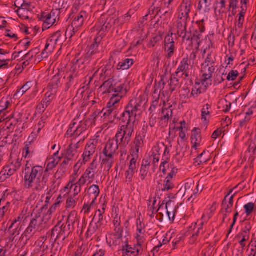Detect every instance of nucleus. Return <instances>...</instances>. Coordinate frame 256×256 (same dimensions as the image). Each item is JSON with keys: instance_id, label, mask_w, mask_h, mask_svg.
Segmentation results:
<instances>
[{"instance_id": "obj_1", "label": "nucleus", "mask_w": 256, "mask_h": 256, "mask_svg": "<svg viewBox=\"0 0 256 256\" xmlns=\"http://www.w3.org/2000/svg\"><path fill=\"white\" fill-rule=\"evenodd\" d=\"M145 100L140 96L132 100L122 114V122L114 138L120 144V148H126L130 142L134 130L136 117L140 116L146 104Z\"/></svg>"}, {"instance_id": "obj_2", "label": "nucleus", "mask_w": 256, "mask_h": 256, "mask_svg": "<svg viewBox=\"0 0 256 256\" xmlns=\"http://www.w3.org/2000/svg\"><path fill=\"white\" fill-rule=\"evenodd\" d=\"M46 171L42 166L36 165L32 166L30 162L27 160L23 171L24 187L38 192L48 189V175Z\"/></svg>"}, {"instance_id": "obj_3", "label": "nucleus", "mask_w": 256, "mask_h": 256, "mask_svg": "<svg viewBox=\"0 0 256 256\" xmlns=\"http://www.w3.org/2000/svg\"><path fill=\"white\" fill-rule=\"evenodd\" d=\"M101 88L104 90V92H114L109 101V104L112 106L116 103H118L127 92L124 84H117L116 80L113 78L105 81L101 86Z\"/></svg>"}, {"instance_id": "obj_4", "label": "nucleus", "mask_w": 256, "mask_h": 256, "mask_svg": "<svg viewBox=\"0 0 256 256\" xmlns=\"http://www.w3.org/2000/svg\"><path fill=\"white\" fill-rule=\"evenodd\" d=\"M43 220L40 216H36L31 219L28 227L20 238V245L24 246L30 238L32 237L39 229V225Z\"/></svg>"}, {"instance_id": "obj_5", "label": "nucleus", "mask_w": 256, "mask_h": 256, "mask_svg": "<svg viewBox=\"0 0 256 256\" xmlns=\"http://www.w3.org/2000/svg\"><path fill=\"white\" fill-rule=\"evenodd\" d=\"M189 22L177 19L173 24L172 31L174 34L182 38L184 42L192 41V34L187 30V26Z\"/></svg>"}, {"instance_id": "obj_6", "label": "nucleus", "mask_w": 256, "mask_h": 256, "mask_svg": "<svg viewBox=\"0 0 256 256\" xmlns=\"http://www.w3.org/2000/svg\"><path fill=\"white\" fill-rule=\"evenodd\" d=\"M88 17V14L86 11H81L76 15L71 25L67 28L66 34L70 38L72 36L83 26Z\"/></svg>"}, {"instance_id": "obj_7", "label": "nucleus", "mask_w": 256, "mask_h": 256, "mask_svg": "<svg viewBox=\"0 0 256 256\" xmlns=\"http://www.w3.org/2000/svg\"><path fill=\"white\" fill-rule=\"evenodd\" d=\"M63 42V38L61 32L58 30L54 33L46 40L45 48L42 52V58H44L48 56V54L52 53L56 44H61Z\"/></svg>"}, {"instance_id": "obj_8", "label": "nucleus", "mask_w": 256, "mask_h": 256, "mask_svg": "<svg viewBox=\"0 0 256 256\" xmlns=\"http://www.w3.org/2000/svg\"><path fill=\"white\" fill-rule=\"evenodd\" d=\"M96 40L97 39H96L95 42L90 45L84 60L74 59V61L76 62V66H78V67H80V64L86 66L90 64L91 59L98 58L100 56L98 50L99 44Z\"/></svg>"}, {"instance_id": "obj_9", "label": "nucleus", "mask_w": 256, "mask_h": 256, "mask_svg": "<svg viewBox=\"0 0 256 256\" xmlns=\"http://www.w3.org/2000/svg\"><path fill=\"white\" fill-rule=\"evenodd\" d=\"M192 66H190V60L188 58H184L180 62L175 74L177 77H181L184 80H189L192 74Z\"/></svg>"}, {"instance_id": "obj_10", "label": "nucleus", "mask_w": 256, "mask_h": 256, "mask_svg": "<svg viewBox=\"0 0 256 256\" xmlns=\"http://www.w3.org/2000/svg\"><path fill=\"white\" fill-rule=\"evenodd\" d=\"M60 14V10L58 9L52 10L50 13H42L40 20L43 22L42 30L48 29L54 24L59 20Z\"/></svg>"}, {"instance_id": "obj_11", "label": "nucleus", "mask_w": 256, "mask_h": 256, "mask_svg": "<svg viewBox=\"0 0 256 256\" xmlns=\"http://www.w3.org/2000/svg\"><path fill=\"white\" fill-rule=\"evenodd\" d=\"M70 230L67 226H64V223L59 221L56 226L52 230L51 238L56 242L58 240H62L64 241L70 233Z\"/></svg>"}, {"instance_id": "obj_12", "label": "nucleus", "mask_w": 256, "mask_h": 256, "mask_svg": "<svg viewBox=\"0 0 256 256\" xmlns=\"http://www.w3.org/2000/svg\"><path fill=\"white\" fill-rule=\"evenodd\" d=\"M148 126L144 125L136 134V138L133 142L134 146L131 150L130 154L138 156L140 150L144 145V140L148 131Z\"/></svg>"}, {"instance_id": "obj_13", "label": "nucleus", "mask_w": 256, "mask_h": 256, "mask_svg": "<svg viewBox=\"0 0 256 256\" xmlns=\"http://www.w3.org/2000/svg\"><path fill=\"white\" fill-rule=\"evenodd\" d=\"M215 70L214 66L202 65L201 73L200 77L202 86L208 88L212 84V76Z\"/></svg>"}, {"instance_id": "obj_14", "label": "nucleus", "mask_w": 256, "mask_h": 256, "mask_svg": "<svg viewBox=\"0 0 256 256\" xmlns=\"http://www.w3.org/2000/svg\"><path fill=\"white\" fill-rule=\"evenodd\" d=\"M192 0H182L177 13V19L190 22V13L192 8Z\"/></svg>"}, {"instance_id": "obj_15", "label": "nucleus", "mask_w": 256, "mask_h": 256, "mask_svg": "<svg viewBox=\"0 0 256 256\" xmlns=\"http://www.w3.org/2000/svg\"><path fill=\"white\" fill-rule=\"evenodd\" d=\"M21 218L18 217L16 219L13 220L8 228V231L10 232L9 240L12 242H14L16 238L19 236L22 228V226L20 222Z\"/></svg>"}, {"instance_id": "obj_16", "label": "nucleus", "mask_w": 256, "mask_h": 256, "mask_svg": "<svg viewBox=\"0 0 256 256\" xmlns=\"http://www.w3.org/2000/svg\"><path fill=\"white\" fill-rule=\"evenodd\" d=\"M119 147L120 148V144L114 138L110 139L106 144L102 154L104 156L110 155L114 156L115 155L118 154L117 152Z\"/></svg>"}, {"instance_id": "obj_17", "label": "nucleus", "mask_w": 256, "mask_h": 256, "mask_svg": "<svg viewBox=\"0 0 256 256\" xmlns=\"http://www.w3.org/2000/svg\"><path fill=\"white\" fill-rule=\"evenodd\" d=\"M172 34L173 33L168 34L164 40V48L166 53V57L168 59H170L172 56L175 50L174 42L172 36Z\"/></svg>"}, {"instance_id": "obj_18", "label": "nucleus", "mask_w": 256, "mask_h": 256, "mask_svg": "<svg viewBox=\"0 0 256 256\" xmlns=\"http://www.w3.org/2000/svg\"><path fill=\"white\" fill-rule=\"evenodd\" d=\"M88 120L81 121L75 130V136L80 138L78 142H79L82 140L84 141L88 135L87 132L88 128Z\"/></svg>"}, {"instance_id": "obj_19", "label": "nucleus", "mask_w": 256, "mask_h": 256, "mask_svg": "<svg viewBox=\"0 0 256 256\" xmlns=\"http://www.w3.org/2000/svg\"><path fill=\"white\" fill-rule=\"evenodd\" d=\"M76 62L74 61L73 66L70 69V72L68 73V76L66 82L65 84L64 90L67 92L69 88L74 84V79L78 76V72L76 70Z\"/></svg>"}, {"instance_id": "obj_20", "label": "nucleus", "mask_w": 256, "mask_h": 256, "mask_svg": "<svg viewBox=\"0 0 256 256\" xmlns=\"http://www.w3.org/2000/svg\"><path fill=\"white\" fill-rule=\"evenodd\" d=\"M79 142H77L75 144H70L68 147L64 150L62 153V156L68 157L70 160H74L78 153V149L79 147Z\"/></svg>"}, {"instance_id": "obj_21", "label": "nucleus", "mask_w": 256, "mask_h": 256, "mask_svg": "<svg viewBox=\"0 0 256 256\" xmlns=\"http://www.w3.org/2000/svg\"><path fill=\"white\" fill-rule=\"evenodd\" d=\"M96 146L94 142L86 144L82 154L84 164H86L90 160L91 156H93L96 152Z\"/></svg>"}, {"instance_id": "obj_22", "label": "nucleus", "mask_w": 256, "mask_h": 256, "mask_svg": "<svg viewBox=\"0 0 256 256\" xmlns=\"http://www.w3.org/2000/svg\"><path fill=\"white\" fill-rule=\"evenodd\" d=\"M97 166L98 164L96 159L94 160L84 172L85 176L88 177V179H90L92 181L94 178L95 175L97 172Z\"/></svg>"}, {"instance_id": "obj_23", "label": "nucleus", "mask_w": 256, "mask_h": 256, "mask_svg": "<svg viewBox=\"0 0 256 256\" xmlns=\"http://www.w3.org/2000/svg\"><path fill=\"white\" fill-rule=\"evenodd\" d=\"M114 156H100L101 165L104 166V170L109 172L114 164Z\"/></svg>"}, {"instance_id": "obj_24", "label": "nucleus", "mask_w": 256, "mask_h": 256, "mask_svg": "<svg viewBox=\"0 0 256 256\" xmlns=\"http://www.w3.org/2000/svg\"><path fill=\"white\" fill-rule=\"evenodd\" d=\"M142 252L134 246L132 248L130 246L126 244L122 249V256H137Z\"/></svg>"}, {"instance_id": "obj_25", "label": "nucleus", "mask_w": 256, "mask_h": 256, "mask_svg": "<svg viewBox=\"0 0 256 256\" xmlns=\"http://www.w3.org/2000/svg\"><path fill=\"white\" fill-rule=\"evenodd\" d=\"M100 188L98 185L93 184L91 186L88 190V194L89 196L92 204H95V202L100 194Z\"/></svg>"}, {"instance_id": "obj_26", "label": "nucleus", "mask_w": 256, "mask_h": 256, "mask_svg": "<svg viewBox=\"0 0 256 256\" xmlns=\"http://www.w3.org/2000/svg\"><path fill=\"white\" fill-rule=\"evenodd\" d=\"M192 143L194 144L193 148L196 149V147L200 146L202 141L200 130L199 128H194L192 132Z\"/></svg>"}, {"instance_id": "obj_27", "label": "nucleus", "mask_w": 256, "mask_h": 256, "mask_svg": "<svg viewBox=\"0 0 256 256\" xmlns=\"http://www.w3.org/2000/svg\"><path fill=\"white\" fill-rule=\"evenodd\" d=\"M10 106H11V103L7 99L3 98L0 100V116H1L0 122L6 120L8 118V117L5 118L4 116L6 112H8L6 110Z\"/></svg>"}, {"instance_id": "obj_28", "label": "nucleus", "mask_w": 256, "mask_h": 256, "mask_svg": "<svg viewBox=\"0 0 256 256\" xmlns=\"http://www.w3.org/2000/svg\"><path fill=\"white\" fill-rule=\"evenodd\" d=\"M210 0H200L198 8V10L202 13H208L210 10Z\"/></svg>"}, {"instance_id": "obj_29", "label": "nucleus", "mask_w": 256, "mask_h": 256, "mask_svg": "<svg viewBox=\"0 0 256 256\" xmlns=\"http://www.w3.org/2000/svg\"><path fill=\"white\" fill-rule=\"evenodd\" d=\"M134 60L132 58H126L119 62L116 66L118 70H126L133 65Z\"/></svg>"}, {"instance_id": "obj_30", "label": "nucleus", "mask_w": 256, "mask_h": 256, "mask_svg": "<svg viewBox=\"0 0 256 256\" xmlns=\"http://www.w3.org/2000/svg\"><path fill=\"white\" fill-rule=\"evenodd\" d=\"M114 72V66L110 64L108 62L104 67L102 68L101 73L100 74V78H102L104 77L105 78L106 77H110Z\"/></svg>"}, {"instance_id": "obj_31", "label": "nucleus", "mask_w": 256, "mask_h": 256, "mask_svg": "<svg viewBox=\"0 0 256 256\" xmlns=\"http://www.w3.org/2000/svg\"><path fill=\"white\" fill-rule=\"evenodd\" d=\"M200 84H202L200 79L196 81L194 86L192 90L191 96H197L198 95L204 92L206 90L207 88H206L204 86V88H202L200 86Z\"/></svg>"}, {"instance_id": "obj_32", "label": "nucleus", "mask_w": 256, "mask_h": 256, "mask_svg": "<svg viewBox=\"0 0 256 256\" xmlns=\"http://www.w3.org/2000/svg\"><path fill=\"white\" fill-rule=\"evenodd\" d=\"M118 103H116L114 105H110L109 102L108 103L106 108L104 109L102 113H104V116H109L113 114L114 116L117 113V107L118 106Z\"/></svg>"}, {"instance_id": "obj_33", "label": "nucleus", "mask_w": 256, "mask_h": 256, "mask_svg": "<svg viewBox=\"0 0 256 256\" xmlns=\"http://www.w3.org/2000/svg\"><path fill=\"white\" fill-rule=\"evenodd\" d=\"M122 236L110 234L108 238H106L107 242H109L110 246H117L120 245L122 242Z\"/></svg>"}, {"instance_id": "obj_34", "label": "nucleus", "mask_w": 256, "mask_h": 256, "mask_svg": "<svg viewBox=\"0 0 256 256\" xmlns=\"http://www.w3.org/2000/svg\"><path fill=\"white\" fill-rule=\"evenodd\" d=\"M178 77L176 76L175 73L172 74L170 78V82L168 84L170 86V90L171 92L176 90V88L180 86Z\"/></svg>"}, {"instance_id": "obj_35", "label": "nucleus", "mask_w": 256, "mask_h": 256, "mask_svg": "<svg viewBox=\"0 0 256 256\" xmlns=\"http://www.w3.org/2000/svg\"><path fill=\"white\" fill-rule=\"evenodd\" d=\"M105 208H103L102 210H98L95 214L94 220H96V226L100 227L104 224V218L103 214L104 212Z\"/></svg>"}, {"instance_id": "obj_36", "label": "nucleus", "mask_w": 256, "mask_h": 256, "mask_svg": "<svg viewBox=\"0 0 256 256\" xmlns=\"http://www.w3.org/2000/svg\"><path fill=\"white\" fill-rule=\"evenodd\" d=\"M210 217L208 218H206L205 215H203L202 218V222L199 224V227L198 228V230L196 232H194L192 234V236L190 238V241L192 242H194L197 239V237L199 236L200 230H202V227L204 222H206L208 220Z\"/></svg>"}, {"instance_id": "obj_37", "label": "nucleus", "mask_w": 256, "mask_h": 256, "mask_svg": "<svg viewBox=\"0 0 256 256\" xmlns=\"http://www.w3.org/2000/svg\"><path fill=\"white\" fill-rule=\"evenodd\" d=\"M77 220V212L75 210H73L70 212L67 218L66 222L64 224V226H67L71 230V226L73 227L74 224Z\"/></svg>"}, {"instance_id": "obj_38", "label": "nucleus", "mask_w": 256, "mask_h": 256, "mask_svg": "<svg viewBox=\"0 0 256 256\" xmlns=\"http://www.w3.org/2000/svg\"><path fill=\"white\" fill-rule=\"evenodd\" d=\"M32 83L31 82H27L20 88H18L15 93L14 96L16 97H21L24 94H25L28 90H29L32 86Z\"/></svg>"}, {"instance_id": "obj_39", "label": "nucleus", "mask_w": 256, "mask_h": 256, "mask_svg": "<svg viewBox=\"0 0 256 256\" xmlns=\"http://www.w3.org/2000/svg\"><path fill=\"white\" fill-rule=\"evenodd\" d=\"M116 19L112 18H108L106 22L102 25L101 30L106 32L110 29L116 24Z\"/></svg>"}, {"instance_id": "obj_40", "label": "nucleus", "mask_w": 256, "mask_h": 256, "mask_svg": "<svg viewBox=\"0 0 256 256\" xmlns=\"http://www.w3.org/2000/svg\"><path fill=\"white\" fill-rule=\"evenodd\" d=\"M150 168V162L148 160H146L144 164L143 163L141 166L140 171V177L142 180H144Z\"/></svg>"}, {"instance_id": "obj_41", "label": "nucleus", "mask_w": 256, "mask_h": 256, "mask_svg": "<svg viewBox=\"0 0 256 256\" xmlns=\"http://www.w3.org/2000/svg\"><path fill=\"white\" fill-rule=\"evenodd\" d=\"M61 159V158H58V160H56L54 158H50L48 160V164L46 168V169H44V170H46L47 174L48 175V178L50 177V173H48V171L49 170H52L54 168L56 165L58 164L60 160Z\"/></svg>"}, {"instance_id": "obj_42", "label": "nucleus", "mask_w": 256, "mask_h": 256, "mask_svg": "<svg viewBox=\"0 0 256 256\" xmlns=\"http://www.w3.org/2000/svg\"><path fill=\"white\" fill-rule=\"evenodd\" d=\"M241 10L239 14H238V26L239 28H242L243 26L244 22V17L246 12L247 6H241Z\"/></svg>"}, {"instance_id": "obj_43", "label": "nucleus", "mask_w": 256, "mask_h": 256, "mask_svg": "<svg viewBox=\"0 0 256 256\" xmlns=\"http://www.w3.org/2000/svg\"><path fill=\"white\" fill-rule=\"evenodd\" d=\"M34 150L30 144H26L22 150V157L30 158L33 156Z\"/></svg>"}, {"instance_id": "obj_44", "label": "nucleus", "mask_w": 256, "mask_h": 256, "mask_svg": "<svg viewBox=\"0 0 256 256\" xmlns=\"http://www.w3.org/2000/svg\"><path fill=\"white\" fill-rule=\"evenodd\" d=\"M212 109L211 105L207 104H204L202 110V119L204 121L208 120V116L210 114V110Z\"/></svg>"}, {"instance_id": "obj_45", "label": "nucleus", "mask_w": 256, "mask_h": 256, "mask_svg": "<svg viewBox=\"0 0 256 256\" xmlns=\"http://www.w3.org/2000/svg\"><path fill=\"white\" fill-rule=\"evenodd\" d=\"M130 155L132 158H131L130 162L128 169L136 172L137 171V160L138 158V156H136L132 154H130Z\"/></svg>"}, {"instance_id": "obj_46", "label": "nucleus", "mask_w": 256, "mask_h": 256, "mask_svg": "<svg viewBox=\"0 0 256 256\" xmlns=\"http://www.w3.org/2000/svg\"><path fill=\"white\" fill-rule=\"evenodd\" d=\"M78 198L75 196H68L66 202V208H74L75 207Z\"/></svg>"}, {"instance_id": "obj_47", "label": "nucleus", "mask_w": 256, "mask_h": 256, "mask_svg": "<svg viewBox=\"0 0 256 256\" xmlns=\"http://www.w3.org/2000/svg\"><path fill=\"white\" fill-rule=\"evenodd\" d=\"M252 228V226L250 222H246L244 226L242 229V231L238 235V238H241V236H250V232Z\"/></svg>"}, {"instance_id": "obj_48", "label": "nucleus", "mask_w": 256, "mask_h": 256, "mask_svg": "<svg viewBox=\"0 0 256 256\" xmlns=\"http://www.w3.org/2000/svg\"><path fill=\"white\" fill-rule=\"evenodd\" d=\"M136 239L137 241V244L134 246L136 248L140 249V250L142 252V246L146 241L144 236L142 235L136 234Z\"/></svg>"}, {"instance_id": "obj_49", "label": "nucleus", "mask_w": 256, "mask_h": 256, "mask_svg": "<svg viewBox=\"0 0 256 256\" xmlns=\"http://www.w3.org/2000/svg\"><path fill=\"white\" fill-rule=\"evenodd\" d=\"M196 187L197 188L192 192V193L190 196L188 198V201L192 203H193L194 202L198 196L202 192V190L200 191L199 190V184L198 183H196Z\"/></svg>"}, {"instance_id": "obj_50", "label": "nucleus", "mask_w": 256, "mask_h": 256, "mask_svg": "<svg viewBox=\"0 0 256 256\" xmlns=\"http://www.w3.org/2000/svg\"><path fill=\"white\" fill-rule=\"evenodd\" d=\"M174 186L172 180L166 178L164 181V188H162V191H168L169 190H172Z\"/></svg>"}, {"instance_id": "obj_51", "label": "nucleus", "mask_w": 256, "mask_h": 256, "mask_svg": "<svg viewBox=\"0 0 256 256\" xmlns=\"http://www.w3.org/2000/svg\"><path fill=\"white\" fill-rule=\"evenodd\" d=\"M215 61L216 59L214 56L212 54V52H210L208 54L206 59L202 65L205 66V64H206L209 66H214Z\"/></svg>"}, {"instance_id": "obj_52", "label": "nucleus", "mask_w": 256, "mask_h": 256, "mask_svg": "<svg viewBox=\"0 0 256 256\" xmlns=\"http://www.w3.org/2000/svg\"><path fill=\"white\" fill-rule=\"evenodd\" d=\"M52 86L54 90H56L60 86H61L60 74H56L52 78L51 82Z\"/></svg>"}, {"instance_id": "obj_53", "label": "nucleus", "mask_w": 256, "mask_h": 256, "mask_svg": "<svg viewBox=\"0 0 256 256\" xmlns=\"http://www.w3.org/2000/svg\"><path fill=\"white\" fill-rule=\"evenodd\" d=\"M160 12V9L158 5L154 3L148 10V14L152 16H155Z\"/></svg>"}, {"instance_id": "obj_54", "label": "nucleus", "mask_w": 256, "mask_h": 256, "mask_svg": "<svg viewBox=\"0 0 256 256\" xmlns=\"http://www.w3.org/2000/svg\"><path fill=\"white\" fill-rule=\"evenodd\" d=\"M185 193L190 194V193L196 188V184H195L194 182H190L185 184Z\"/></svg>"}, {"instance_id": "obj_55", "label": "nucleus", "mask_w": 256, "mask_h": 256, "mask_svg": "<svg viewBox=\"0 0 256 256\" xmlns=\"http://www.w3.org/2000/svg\"><path fill=\"white\" fill-rule=\"evenodd\" d=\"M172 110L170 108L162 109V119L168 120L172 117Z\"/></svg>"}, {"instance_id": "obj_56", "label": "nucleus", "mask_w": 256, "mask_h": 256, "mask_svg": "<svg viewBox=\"0 0 256 256\" xmlns=\"http://www.w3.org/2000/svg\"><path fill=\"white\" fill-rule=\"evenodd\" d=\"M40 52V49L38 48H36L30 51H29L26 54L24 55V58L28 59V60H31L33 57L36 56Z\"/></svg>"}, {"instance_id": "obj_57", "label": "nucleus", "mask_w": 256, "mask_h": 256, "mask_svg": "<svg viewBox=\"0 0 256 256\" xmlns=\"http://www.w3.org/2000/svg\"><path fill=\"white\" fill-rule=\"evenodd\" d=\"M165 84V82L162 78L158 83L156 84L154 88V94H157L158 93L160 92L161 89H163L164 88V86Z\"/></svg>"}, {"instance_id": "obj_58", "label": "nucleus", "mask_w": 256, "mask_h": 256, "mask_svg": "<svg viewBox=\"0 0 256 256\" xmlns=\"http://www.w3.org/2000/svg\"><path fill=\"white\" fill-rule=\"evenodd\" d=\"M244 208L246 210V216H250L255 210L254 204L248 202L244 206Z\"/></svg>"}, {"instance_id": "obj_59", "label": "nucleus", "mask_w": 256, "mask_h": 256, "mask_svg": "<svg viewBox=\"0 0 256 256\" xmlns=\"http://www.w3.org/2000/svg\"><path fill=\"white\" fill-rule=\"evenodd\" d=\"M227 196H226L222 202V209L226 213H230L231 210H230L232 206H230V204L226 200Z\"/></svg>"}, {"instance_id": "obj_60", "label": "nucleus", "mask_w": 256, "mask_h": 256, "mask_svg": "<svg viewBox=\"0 0 256 256\" xmlns=\"http://www.w3.org/2000/svg\"><path fill=\"white\" fill-rule=\"evenodd\" d=\"M22 158H18L16 160H14L9 165L16 171L20 169L22 166Z\"/></svg>"}, {"instance_id": "obj_61", "label": "nucleus", "mask_w": 256, "mask_h": 256, "mask_svg": "<svg viewBox=\"0 0 256 256\" xmlns=\"http://www.w3.org/2000/svg\"><path fill=\"white\" fill-rule=\"evenodd\" d=\"M17 14L18 15L20 18H22L24 20L29 19V14L30 12L22 10V8L18 9L16 11Z\"/></svg>"}, {"instance_id": "obj_62", "label": "nucleus", "mask_w": 256, "mask_h": 256, "mask_svg": "<svg viewBox=\"0 0 256 256\" xmlns=\"http://www.w3.org/2000/svg\"><path fill=\"white\" fill-rule=\"evenodd\" d=\"M56 242H53L52 240V244L51 245V252L54 254H56L58 252H59L62 248V247L60 246L58 243H56Z\"/></svg>"}, {"instance_id": "obj_63", "label": "nucleus", "mask_w": 256, "mask_h": 256, "mask_svg": "<svg viewBox=\"0 0 256 256\" xmlns=\"http://www.w3.org/2000/svg\"><path fill=\"white\" fill-rule=\"evenodd\" d=\"M248 151L249 152L252 153V154H254L256 150V142L252 140H250L248 142Z\"/></svg>"}, {"instance_id": "obj_64", "label": "nucleus", "mask_w": 256, "mask_h": 256, "mask_svg": "<svg viewBox=\"0 0 256 256\" xmlns=\"http://www.w3.org/2000/svg\"><path fill=\"white\" fill-rule=\"evenodd\" d=\"M238 76L237 70H232L228 74L226 79L228 81L234 80Z\"/></svg>"}]
</instances>
